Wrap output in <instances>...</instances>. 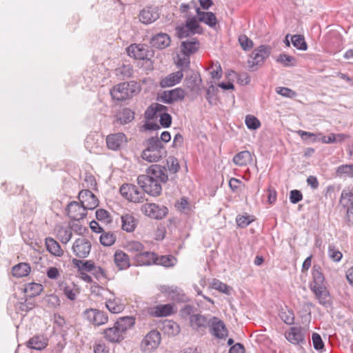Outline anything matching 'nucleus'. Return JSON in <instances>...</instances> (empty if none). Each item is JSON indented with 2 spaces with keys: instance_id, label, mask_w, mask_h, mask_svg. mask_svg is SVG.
<instances>
[{
  "instance_id": "1",
  "label": "nucleus",
  "mask_w": 353,
  "mask_h": 353,
  "mask_svg": "<svg viewBox=\"0 0 353 353\" xmlns=\"http://www.w3.org/2000/svg\"><path fill=\"white\" fill-rule=\"evenodd\" d=\"M146 174L138 176L137 183L143 190L152 196H157L162 191L161 183H166L168 176L164 167L157 164L150 165L146 171Z\"/></svg>"
},
{
  "instance_id": "2",
  "label": "nucleus",
  "mask_w": 353,
  "mask_h": 353,
  "mask_svg": "<svg viewBox=\"0 0 353 353\" xmlns=\"http://www.w3.org/2000/svg\"><path fill=\"white\" fill-rule=\"evenodd\" d=\"M146 148L141 157L148 162H158L166 154V150L157 137H152L146 141Z\"/></svg>"
},
{
  "instance_id": "3",
  "label": "nucleus",
  "mask_w": 353,
  "mask_h": 353,
  "mask_svg": "<svg viewBox=\"0 0 353 353\" xmlns=\"http://www.w3.org/2000/svg\"><path fill=\"white\" fill-rule=\"evenodd\" d=\"M140 91V85L134 81H131L114 86L110 90V94L114 100L122 101L132 98Z\"/></svg>"
},
{
  "instance_id": "4",
  "label": "nucleus",
  "mask_w": 353,
  "mask_h": 353,
  "mask_svg": "<svg viewBox=\"0 0 353 353\" xmlns=\"http://www.w3.org/2000/svg\"><path fill=\"white\" fill-rule=\"evenodd\" d=\"M271 47L269 46H260L256 48L251 54L248 60V65L250 68L254 71L257 69L258 66L263 64L265 60L269 57L271 53Z\"/></svg>"
},
{
  "instance_id": "5",
  "label": "nucleus",
  "mask_w": 353,
  "mask_h": 353,
  "mask_svg": "<svg viewBox=\"0 0 353 353\" xmlns=\"http://www.w3.org/2000/svg\"><path fill=\"white\" fill-rule=\"evenodd\" d=\"M121 194L127 200L134 203L143 202L145 197V192L133 184L125 183L119 189Z\"/></svg>"
},
{
  "instance_id": "6",
  "label": "nucleus",
  "mask_w": 353,
  "mask_h": 353,
  "mask_svg": "<svg viewBox=\"0 0 353 353\" xmlns=\"http://www.w3.org/2000/svg\"><path fill=\"white\" fill-rule=\"evenodd\" d=\"M159 290L162 294L173 302L188 303L190 301L184 292L176 286L161 285Z\"/></svg>"
},
{
  "instance_id": "7",
  "label": "nucleus",
  "mask_w": 353,
  "mask_h": 353,
  "mask_svg": "<svg viewBox=\"0 0 353 353\" xmlns=\"http://www.w3.org/2000/svg\"><path fill=\"white\" fill-rule=\"evenodd\" d=\"M307 330L305 327L302 326H293L290 327L288 330L285 332V339L292 344L303 345L306 343V335Z\"/></svg>"
},
{
  "instance_id": "8",
  "label": "nucleus",
  "mask_w": 353,
  "mask_h": 353,
  "mask_svg": "<svg viewBox=\"0 0 353 353\" xmlns=\"http://www.w3.org/2000/svg\"><path fill=\"white\" fill-rule=\"evenodd\" d=\"M141 210L145 216L154 219H161L168 212L166 207L155 203H145L141 206Z\"/></svg>"
},
{
  "instance_id": "9",
  "label": "nucleus",
  "mask_w": 353,
  "mask_h": 353,
  "mask_svg": "<svg viewBox=\"0 0 353 353\" xmlns=\"http://www.w3.org/2000/svg\"><path fill=\"white\" fill-rule=\"evenodd\" d=\"M83 315L84 319L96 326L104 325L108 321L106 312L97 309H87L83 312Z\"/></svg>"
},
{
  "instance_id": "10",
  "label": "nucleus",
  "mask_w": 353,
  "mask_h": 353,
  "mask_svg": "<svg viewBox=\"0 0 353 353\" xmlns=\"http://www.w3.org/2000/svg\"><path fill=\"white\" fill-rule=\"evenodd\" d=\"M210 332L217 339H225L228 336V331L224 322L216 316L210 318L209 324Z\"/></svg>"
},
{
  "instance_id": "11",
  "label": "nucleus",
  "mask_w": 353,
  "mask_h": 353,
  "mask_svg": "<svg viewBox=\"0 0 353 353\" xmlns=\"http://www.w3.org/2000/svg\"><path fill=\"white\" fill-rule=\"evenodd\" d=\"M210 319H208L206 316L195 314L190 317V325L191 328L196 332L203 334L205 330L209 327Z\"/></svg>"
},
{
  "instance_id": "12",
  "label": "nucleus",
  "mask_w": 353,
  "mask_h": 353,
  "mask_svg": "<svg viewBox=\"0 0 353 353\" xmlns=\"http://www.w3.org/2000/svg\"><path fill=\"white\" fill-rule=\"evenodd\" d=\"M78 199L82 206L88 210H94L99 205L97 196L89 190H81L78 195Z\"/></svg>"
},
{
  "instance_id": "13",
  "label": "nucleus",
  "mask_w": 353,
  "mask_h": 353,
  "mask_svg": "<svg viewBox=\"0 0 353 353\" xmlns=\"http://www.w3.org/2000/svg\"><path fill=\"white\" fill-rule=\"evenodd\" d=\"M66 214L72 220L79 221L87 215V210L77 201L70 202L66 208Z\"/></svg>"
},
{
  "instance_id": "14",
  "label": "nucleus",
  "mask_w": 353,
  "mask_h": 353,
  "mask_svg": "<svg viewBox=\"0 0 353 353\" xmlns=\"http://www.w3.org/2000/svg\"><path fill=\"white\" fill-rule=\"evenodd\" d=\"M161 342V334L157 330L148 333L141 341L142 350L145 352L156 349Z\"/></svg>"
},
{
  "instance_id": "15",
  "label": "nucleus",
  "mask_w": 353,
  "mask_h": 353,
  "mask_svg": "<svg viewBox=\"0 0 353 353\" xmlns=\"http://www.w3.org/2000/svg\"><path fill=\"white\" fill-rule=\"evenodd\" d=\"M184 97V90L178 88L171 90L164 91L162 94L159 95L157 99L164 103L170 104L175 101H181Z\"/></svg>"
},
{
  "instance_id": "16",
  "label": "nucleus",
  "mask_w": 353,
  "mask_h": 353,
  "mask_svg": "<svg viewBox=\"0 0 353 353\" xmlns=\"http://www.w3.org/2000/svg\"><path fill=\"white\" fill-rule=\"evenodd\" d=\"M91 250L90 242L85 238L75 240L72 245L74 254L79 258H86Z\"/></svg>"
},
{
  "instance_id": "17",
  "label": "nucleus",
  "mask_w": 353,
  "mask_h": 353,
  "mask_svg": "<svg viewBox=\"0 0 353 353\" xmlns=\"http://www.w3.org/2000/svg\"><path fill=\"white\" fill-rule=\"evenodd\" d=\"M310 289L314 294L315 298L320 305L325 307H328L331 305L330 294L325 285H314L310 287Z\"/></svg>"
},
{
  "instance_id": "18",
  "label": "nucleus",
  "mask_w": 353,
  "mask_h": 353,
  "mask_svg": "<svg viewBox=\"0 0 353 353\" xmlns=\"http://www.w3.org/2000/svg\"><path fill=\"white\" fill-rule=\"evenodd\" d=\"M139 21L144 24L154 23L159 18V12L157 7L147 6L141 10L139 15Z\"/></svg>"
},
{
  "instance_id": "19",
  "label": "nucleus",
  "mask_w": 353,
  "mask_h": 353,
  "mask_svg": "<svg viewBox=\"0 0 353 353\" xmlns=\"http://www.w3.org/2000/svg\"><path fill=\"white\" fill-rule=\"evenodd\" d=\"M127 143V138L123 133L119 132L109 134L106 138V144L109 149L118 150Z\"/></svg>"
},
{
  "instance_id": "20",
  "label": "nucleus",
  "mask_w": 353,
  "mask_h": 353,
  "mask_svg": "<svg viewBox=\"0 0 353 353\" xmlns=\"http://www.w3.org/2000/svg\"><path fill=\"white\" fill-rule=\"evenodd\" d=\"M134 260L139 265H150L158 261L155 253L149 251H142L137 255L134 256Z\"/></svg>"
},
{
  "instance_id": "21",
  "label": "nucleus",
  "mask_w": 353,
  "mask_h": 353,
  "mask_svg": "<svg viewBox=\"0 0 353 353\" xmlns=\"http://www.w3.org/2000/svg\"><path fill=\"white\" fill-rule=\"evenodd\" d=\"M199 48V42L197 39L192 38L183 41L181 43V52L184 56L190 57L193 53H195Z\"/></svg>"
},
{
  "instance_id": "22",
  "label": "nucleus",
  "mask_w": 353,
  "mask_h": 353,
  "mask_svg": "<svg viewBox=\"0 0 353 353\" xmlns=\"http://www.w3.org/2000/svg\"><path fill=\"white\" fill-rule=\"evenodd\" d=\"M171 39L166 33H158L154 35L150 39V44L152 47L164 49L170 45Z\"/></svg>"
},
{
  "instance_id": "23",
  "label": "nucleus",
  "mask_w": 353,
  "mask_h": 353,
  "mask_svg": "<svg viewBox=\"0 0 353 353\" xmlns=\"http://www.w3.org/2000/svg\"><path fill=\"white\" fill-rule=\"evenodd\" d=\"M183 77V74L182 70H181L175 72H172L163 78L161 80L159 85L163 88L167 87H172L180 83Z\"/></svg>"
},
{
  "instance_id": "24",
  "label": "nucleus",
  "mask_w": 353,
  "mask_h": 353,
  "mask_svg": "<svg viewBox=\"0 0 353 353\" xmlns=\"http://www.w3.org/2000/svg\"><path fill=\"white\" fill-rule=\"evenodd\" d=\"M174 305L172 303L159 305L151 309L150 314L157 317L168 316L174 313Z\"/></svg>"
},
{
  "instance_id": "25",
  "label": "nucleus",
  "mask_w": 353,
  "mask_h": 353,
  "mask_svg": "<svg viewBox=\"0 0 353 353\" xmlns=\"http://www.w3.org/2000/svg\"><path fill=\"white\" fill-rule=\"evenodd\" d=\"M167 111L168 107L158 103H154L151 104L145 110V118L148 120H151Z\"/></svg>"
},
{
  "instance_id": "26",
  "label": "nucleus",
  "mask_w": 353,
  "mask_h": 353,
  "mask_svg": "<svg viewBox=\"0 0 353 353\" xmlns=\"http://www.w3.org/2000/svg\"><path fill=\"white\" fill-rule=\"evenodd\" d=\"M104 338L112 343H118L124 339V336L120 332L117 326H114L105 329L103 332Z\"/></svg>"
},
{
  "instance_id": "27",
  "label": "nucleus",
  "mask_w": 353,
  "mask_h": 353,
  "mask_svg": "<svg viewBox=\"0 0 353 353\" xmlns=\"http://www.w3.org/2000/svg\"><path fill=\"white\" fill-rule=\"evenodd\" d=\"M114 261L117 267L122 270L130 266L129 256L122 250H117L114 255Z\"/></svg>"
},
{
  "instance_id": "28",
  "label": "nucleus",
  "mask_w": 353,
  "mask_h": 353,
  "mask_svg": "<svg viewBox=\"0 0 353 353\" xmlns=\"http://www.w3.org/2000/svg\"><path fill=\"white\" fill-rule=\"evenodd\" d=\"M48 345V339L43 335H36L30 338L26 345L30 349L36 350H41L44 349Z\"/></svg>"
},
{
  "instance_id": "29",
  "label": "nucleus",
  "mask_w": 353,
  "mask_h": 353,
  "mask_svg": "<svg viewBox=\"0 0 353 353\" xmlns=\"http://www.w3.org/2000/svg\"><path fill=\"white\" fill-rule=\"evenodd\" d=\"M127 53L131 57L136 59H144L147 57L146 50L143 46L141 44H132L127 48Z\"/></svg>"
},
{
  "instance_id": "30",
  "label": "nucleus",
  "mask_w": 353,
  "mask_h": 353,
  "mask_svg": "<svg viewBox=\"0 0 353 353\" xmlns=\"http://www.w3.org/2000/svg\"><path fill=\"white\" fill-rule=\"evenodd\" d=\"M196 13L199 21L203 22L211 28L216 25L217 20L215 14L212 12H203L196 8Z\"/></svg>"
},
{
  "instance_id": "31",
  "label": "nucleus",
  "mask_w": 353,
  "mask_h": 353,
  "mask_svg": "<svg viewBox=\"0 0 353 353\" xmlns=\"http://www.w3.org/2000/svg\"><path fill=\"white\" fill-rule=\"evenodd\" d=\"M121 228L123 230L131 232H133L137 227V220L132 214L125 213L121 215Z\"/></svg>"
},
{
  "instance_id": "32",
  "label": "nucleus",
  "mask_w": 353,
  "mask_h": 353,
  "mask_svg": "<svg viewBox=\"0 0 353 353\" xmlns=\"http://www.w3.org/2000/svg\"><path fill=\"white\" fill-rule=\"evenodd\" d=\"M135 323V320L132 316H123L119 318L114 325L120 332L124 336L125 332L130 329Z\"/></svg>"
},
{
  "instance_id": "33",
  "label": "nucleus",
  "mask_w": 353,
  "mask_h": 353,
  "mask_svg": "<svg viewBox=\"0 0 353 353\" xmlns=\"http://www.w3.org/2000/svg\"><path fill=\"white\" fill-rule=\"evenodd\" d=\"M252 161L251 153L248 151H241L233 157V162L238 166H245Z\"/></svg>"
},
{
  "instance_id": "34",
  "label": "nucleus",
  "mask_w": 353,
  "mask_h": 353,
  "mask_svg": "<svg viewBox=\"0 0 353 353\" xmlns=\"http://www.w3.org/2000/svg\"><path fill=\"white\" fill-rule=\"evenodd\" d=\"M30 266L26 263H20L12 268V276L17 278L26 276L30 272Z\"/></svg>"
},
{
  "instance_id": "35",
  "label": "nucleus",
  "mask_w": 353,
  "mask_h": 353,
  "mask_svg": "<svg viewBox=\"0 0 353 353\" xmlns=\"http://www.w3.org/2000/svg\"><path fill=\"white\" fill-rule=\"evenodd\" d=\"M72 262L80 272H90L93 268V265H94V261L91 260L83 261L77 259H73Z\"/></svg>"
},
{
  "instance_id": "36",
  "label": "nucleus",
  "mask_w": 353,
  "mask_h": 353,
  "mask_svg": "<svg viewBox=\"0 0 353 353\" xmlns=\"http://www.w3.org/2000/svg\"><path fill=\"white\" fill-rule=\"evenodd\" d=\"M46 245L47 250L53 255L61 256L63 254L60 245L52 238L48 237L46 239Z\"/></svg>"
},
{
  "instance_id": "37",
  "label": "nucleus",
  "mask_w": 353,
  "mask_h": 353,
  "mask_svg": "<svg viewBox=\"0 0 353 353\" xmlns=\"http://www.w3.org/2000/svg\"><path fill=\"white\" fill-rule=\"evenodd\" d=\"M312 281L310 283L309 288L316 286H323L324 285L325 278L323 273L321 272V268L319 266L314 265L312 268Z\"/></svg>"
},
{
  "instance_id": "38",
  "label": "nucleus",
  "mask_w": 353,
  "mask_h": 353,
  "mask_svg": "<svg viewBox=\"0 0 353 353\" xmlns=\"http://www.w3.org/2000/svg\"><path fill=\"white\" fill-rule=\"evenodd\" d=\"M340 203L344 208L353 205V187H348L342 191Z\"/></svg>"
},
{
  "instance_id": "39",
  "label": "nucleus",
  "mask_w": 353,
  "mask_h": 353,
  "mask_svg": "<svg viewBox=\"0 0 353 353\" xmlns=\"http://www.w3.org/2000/svg\"><path fill=\"white\" fill-rule=\"evenodd\" d=\"M106 308L113 314H119L124 310V305L118 299H109L105 301Z\"/></svg>"
},
{
  "instance_id": "40",
  "label": "nucleus",
  "mask_w": 353,
  "mask_h": 353,
  "mask_svg": "<svg viewBox=\"0 0 353 353\" xmlns=\"http://www.w3.org/2000/svg\"><path fill=\"white\" fill-rule=\"evenodd\" d=\"M279 316L281 319L287 325H292L294 323V314L292 310L285 307L281 308L279 311Z\"/></svg>"
},
{
  "instance_id": "41",
  "label": "nucleus",
  "mask_w": 353,
  "mask_h": 353,
  "mask_svg": "<svg viewBox=\"0 0 353 353\" xmlns=\"http://www.w3.org/2000/svg\"><path fill=\"white\" fill-rule=\"evenodd\" d=\"M43 290V285L37 283H29L26 285L24 292L30 298L37 296L41 294Z\"/></svg>"
},
{
  "instance_id": "42",
  "label": "nucleus",
  "mask_w": 353,
  "mask_h": 353,
  "mask_svg": "<svg viewBox=\"0 0 353 353\" xmlns=\"http://www.w3.org/2000/svg\"><path fill=\"white\" fill-rule=\"evenodd\" d=\"M126 250L134 255H137L145 249L144 245L139 241H131L127 243L125 245Z\"/></svg>"
},
{
  "instance_id": "43",
  "label": "nucleus",
  "mask_w": 353,
  "mask_h": 353,
  "mask_svg": "<svg viewBox=\"0 0 353 353\" xmlns=\"http://www.w3.org/2000/svg\"><path fill=\"white\" fill-rule=\"evenodd\" d=\"M72 229L67 227H60L57 230V237L62 243H67L72 238Z\"/></svg>"
},
{
  "instance_id": "44",
  "label": "nucleus",
  "mask_w": 353,
  "mask_h": 353,
  "mask_svg": "<svg viewBox=\"0 0 353 353\" xmlns=\"http://www.w3.org/2000/svg\"><path fill=\"white\" fill-rule=\"evenodd\" d=\"M115 73L122 79L129 78L133 74V68L130 64H123L115 70Z\"/></svg>"
},
{
  "instance_id": "45",
  "label": "nucleus",
  "mask_w": 353,
  "mask_h": 353,
  "mask_svg": "<svg viewBox=\"0 0 353 353\" xmlns=\"http://www.w3.org/2000/svg\"><path fill=\"white\" fill-rule=\"evenodd\" d=\"M134 118V113L130 109L125 108L119 113V120L121 124H126Z\"/></svg>"
},
{
  "instance_id": "46",
  "label": "nucleus",
  "mask_w": 353,
  "mask_h": 353,
  "mask_svg": "<svg viewBox=\"0 0 353 353\" xmlns=\"http://www.w3.org/2000/svg\"><path fill=\"white\" fill-rule=\"evenodd\" d=\"M291 41L292 45L298 50H307V46L303 36L300 34H294L291 37Z\"/></svg>"
},
{
  "instance_id": "47",
  "label": "nucleus",
  "mask_w": 353,
  "mask_h": 353,
  "mask_svg": "<svg viewBox=\"0 0 353 353\" xmlns=\"http://www.w3.org/2000/svg\"><path fill=\"white\" fill-rule=\"evenodd\" d=\"M276 61L283 64L285 67L294 66L296 65L294 57L284 53L280 54L277 57Z\"/></svg>"
},
{
  "instance_id": "48",
  "label": "nucleus",
  "mask_w": 353,
  "mask_h": 353,
  "mask_svg": "<svg viewBox=\"0 0 353 353\" xmlns=\"http://www.w3.org/2000/svg\"><path fill=\"white\" fill-rule=\"evenodd\" d=\"M163 329L165 332L171 335H176L180 331L179 325L172 321H165L163 323Z\"/></svg>"
},
{
  "instance_id": "49",
  "label": "nucleus",
  "mask_w": 353,
  "mask_h": 353,
  "mask_svg": "<svg viewBox=\"0 0 353 353\" xmlns=\"http://www.w3.org/2000/svg\"><path fill=\"white\" fill-rule=\"evenodd\" d=\"M211 285L212 288L221 292H223L227 295H229L230 294L231 288H230L227 284L222 283L218 279H213Z\"/></svg>"
},
{
  "instance_id": "50",
  "label": "nucleus",
  "mask_w": 353,
  "mask_h": 353,
  "mask_svg": "<svg viewBox=\"0 0 353 353\" xmlns=\"http://www.w3.org/2000/svg\"><path fill=\"white\" fill-rule=\"evenodd\" d=\"M245 122L247 128L250 130H256L261 126L260 121L253 115H247Z\"/></svg>"
},
{
  "instance_id": "51",
  "label": "nucleus",
  "mask_w": 353,
  "mask_h": 353,
  "mask_svg": "<svg viewBox=\"0 0 353 353\" xmlns=\"http://www.w3.org/2000/svg\"><path fill=\"white\" fill-rule=\"evenodd\" d=\"M218 89L214 87L212 84L210 85L206 90L205 98L208 103L211 105L215 104L216 102V92Z\"/></svg>"
},
{
  "instance_id": "52",
  "label": "nucleus",
  "mask_w": 353,
  "mask_h": 353,
  "mask_svg": "<svg viewBox=\"0 0 353 353\" xmlns=\"http://www.w3.org/2000/svg\"><path fill=\"white\" fill-rule=\"evenodd\" d=\"M115 241L116 237L112 233H103L100 236V242L104 246H110L114 244Z\"/></svg>"
},
{
  "instance_id": "53",
  "label": "nucleus",
  "mask_w": 353,
  "mask_h": 353,
  "mask_svg": "<svg viewBox=\"0 0 353 353\" xmlns=\"http://www.w3.org/2000/svg\"><path fill=\"white\" fill-rule=\"evenodd\" d=\"M209 69L210 70V73L212 79H219L221 78L223 71L219 62L213 63Z\"/></svg>"
},
{
  "instance_id": "54",
  "label": "nucleus",
  "mask_w": 353,
  "mask_h": 353,
  "mask_svg": "<svg viewBox=\"0 0 353 353\" xmlns=\"http://www.w3.org/2000/svg\"><path fill=\"white\" fill-rule=\"evenodd\" d=\"M328 256L334 262H339L342 259V253L333 245H329L328 246Z\"/></svg>"
},
{
  "instance_id": "55",
  "label": "nucleus",
  "mask_w": 353,
  "mask_h": 353,
  "mask_svg": "<svg viewBox=\"0 0 353 353\" xmlns=\"http://www.w3.org/2000/svg\"><path fill=\"white\" fill-rule=\"evenodd\" d=\"M276 92L284 97L294 98L296 97V92L290 88L286 87H278L276 88Z\"/></svg>"
},
{
  "instance_id": "56",
  "label": "nucleus",
  "mask_w": 353,
  "mask_h": 353,
  "mask_svg": "<svg viewBox=\"0 0 353 353\" xmlns=\"http://www.w3.org/2000/svg\"><path fill=\"white\" fill-rule=\"evenodd\" d=\"M90 273L98 280L106 279L107 275L105 270L100 266H97L95 264Z\"/></svg>"
},
{
  "instance_id": "57",
  "label": "nucleus",
  "mask_w": 353,
  "mask_h": 353,
  "mask_svg": "<svg viewBox=\"0 0 353 353\" xmlns=\"http://www.w3.org/2000/svg\"><path fill=\"white\" fill-rule=\"evenodd\" d=\"M239 42L244 50H249L253 46L252 41L245 34L239 37Z\"/></svg>"
},
{
  "instance_id": "58",
  "label": "nucleus",
  "mask_w": 353,
  "mask_h": 353,
  "mask_svg": "<svg viewBox=\"0 0 353 353\" xmlns=\"http://www.w3.org/2000/svg\"><path fill=\"white\" fill-rule=\"evenodd\" d=\"M176 34L179 39H183L194 34L193 31L189 30L185 26H177L176 28Z\"/></svg>"
},
{
  "instance_id": "59",
  "label": "nucleus",
  "mask_w": 353,
  "mask_h": 353,
  "mask_svg": "<svg viewBox=\"0 0 353 353\" xmlns=\"http://www.w3.org/2000/svg\"><path fill=\"white\" fill-rule=\"evenodd\" d=\"M314 348L317 351H321L324 347V343L321 336L317 333H313L312 336Z\"/></svg>"
},
{
  "instance_id": "60",
  "label": "nucleus",
  "mask_w": 353,
  "mask_h": 353,
  "mask_svg": "<svg viewBox=\"0 0 353 353\" xmlns=\"http://www.w3.org/2000/svg\"><path fill=\"white\" fill-rule=\"evenodd\" d=\"M158 260V263L165 267L173 266L176 261V259L171 255L161 256Z\"/></svg>"
},
{
  "instance_id": "61",
  "label": "nucleus",
  "mask_w": 353,
  "mask_h": 353,
  "mask_svg": "<svg viewBox=\"0 0 353 353\" xmlns=\"http://www.w3.org/2000/svg\"><path fill=\"white\" fill-rule=\"evenodd\" d=\"M336 172L339 174H345L350 177H353V164L340 165L338 167Z\"/></svg>"
},
{
  "instance_id": "62",
  "label": "nucleus",
  "mask_w": 353,
  "mask_h": 353,
  "mask_svg": "<svg viewBox=\"0 0 353 353\" xmlns=\"http://www.w3.org/2000/svg\"><path fill=\"white\" fill-rule=\"evenodd\" d=\"M63 293L67 298L71 301L76 299L77 294L79 293L78 290L74 286L66 285L63 288Z\"/></svg>"
},
{
  "instance_id": "63",
  "label": "nucleus",
  "mask_w": 353,
  "mask_h": 353,
  "mask_svg": "<svg viewBox=\"0 0 353 353\" xmlns=\"http://www.w3.org/2000/svg\"><path fill=\"white\" fill-rule=\"evenodd\" d=\"M168 166L169 170L173 173H176L180 169L179 161L174 157H170L168 159Z\"/></svg>"
},
{
  "instance_id": "64",
  "label": "nucleus",
  "mask_w": 353,
  "mask_h": 353,
  "mask_svg": "<svg viewBox=\"0 0 353 353\" xmlns=\"http://www.w3.org/2000/svg\"><path fill=\"white\" fill-rule=\"evenodd\" d=\"M160 117L159 122L160 124L163 128H168L170 126L172 123V117L170 114L167 112H163L159 115Z\"/></svg>"
}]
</instances>
